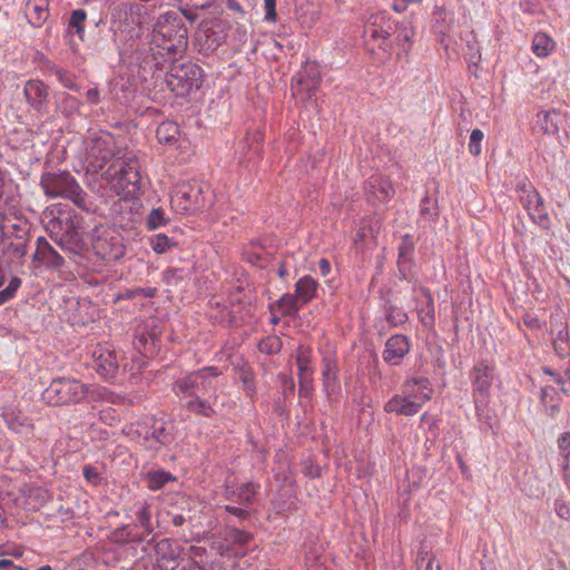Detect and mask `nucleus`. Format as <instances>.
I'll return each instance as SVG.
<instances>
[{
	"label": "nucleus",
	"mask_w": 570,
	"mask_h": 570,
	"mask_svg": "<svg viewBox=\"0 0 570 570\" xmlns=\"http://www.w3.org/2000/svg\"><path fill=\"white\" fill-rule=\"evenodd\" d=\"M153 436L160 444H168V443H170V441L173 439L171 434L163 425L154 428Z\"/></svg>",
	"instance_id": "52"
},
{
	"label": "nucleus",
	"mask_w": 570,
	"mask_h": 570,
	"mask_svg": "<svg viewBox=\"0 0 570 570\" xmlns=\"http://www.w3.org/2000/svg\"><path fill=\"white\" fill-rule=\"evenodd\" d=\"M179 136V127L174 121L161 122L156 130V137L160 144H174Z\"/></svg>",
	"instance_id": "34"
},
{
	"label": "nucleus",
	"mask_w": 570,
	"mask_h": 570,
	"mask_svg": "<svg viewBox=\"0 0 570 570\" xmlns=\"http://www.w3.org/2000/svg\"><path fill=\"white\" fill-rule=\"evenodd\" d=\"M556 48L554 40L544 32H537L533 36L531 50L538 58H546L550 56Z\"/></svg>",
	"instance_id": "31"
},
{
	"label": "nucleus",
	"mask_w": 570,
	"mask_h": 570,
	"mask_svg": "<svg viewBox=\"0 0 570 570\" xmlns=\"http://www.w3.org/2000/svg\"><path fill=\"white\" fill-rule=\"evenodd\" d=\"M494 368L482 361L474 365L471 372L473 396L475 402H483L490 395Z\"/></svg>",
	"instance_id": "14"
},
{
	"label": "nucleus",
	"mask_w": 570,
	"mask_h": 570,
	"mask_svg": "<svg viewBox=\"0 0 570 570\" xmlns=\"http://www.w3.org/2000/svg\"><path fill=\"white\" fill-rule=\"evenodd\" d=\"M412 344L410 337L395 334L392 335L385 343L382 353L383 361L390 365H399L405 355L411 351Z\"/></svg>",
	"instance_id": "15"
},
{
	"label": "nucleus",
	"mask_w": 570,
	"mask_h": 570,
	"mask_svg": "<svg viewBox=\"0 0 570 570\" xmlns=\"http://www.w3.org/2000/svg\"><path fill=\"white\" fill-rule=\"evenodd\" d=\"M83 478L92 485H98L101 482V475L98 470L91 465H85L82 470Z\"/></svg>",
	"instance_id": "50"
},
{
	"label": "nucleus",
	"mask_w": 570,
	"mask_h": 570,
	"mask_svg": "<svg viewBox=\"0 0 570 570\" xmlns=\"http://www.w3.org/2000/svg\"><path fill=\"white\" fill-rule=\"evenodd\" d=\"M150 246L157 254H165L177 246V243L167 235L159 233L150 238Z\"/></svg>",
	"instance_id": "37"
},
{
	"label": "nucleus",
	"mask_w": 570,
	"mask_h": 570,
	"mask_svg": "<svg viewBox=\"0 0 570 570\" xmlns=\"http://www.w3.org/2000/svg\"><path fill=\"white\" fill-rule=\"evenodd\" d=\"M21 281L19 278H12L9 285L0 292V304L6 303L13 297L17 289L20 287Z\"/></svg>",
	"instance_id": "47"
},
{
	"label": "nucleus",
	"mask_w": 570,
	"mask_h": 570,
	"mask_svg": "<svg viewBox=\"0 0 570 570\" xmlns=\"http://www.w3.org/2000/svg\"><path fill=\"white\" fill-rule=\"evenodd\" d=\"M33 267L37 268L46 265L52 268H59L63 264V258L60 254L48 243L45 237L37 239V248L32 256Z\"/></svg>",
	"instance_id": "17"
},
{
	"label": "nucleus",
	"mask_w": 570,
	"mask_h": 570,
	"mask_svg": "<svg viewBox=\"0 0 570 570\" xmlns=\"http://www.w3.org/2000/svg\"><path fill=\"white\" fill-rule=\"evenodd\" d=\"M225 509L227 512L238 517L239 519H244L247 515V511L237 507L226 505Z\"/></svg>",
	"instance_id": "64"
},
{
	"label": "nucleus",
	"mask_w": 570,
	"mask_h": 570,
	"mask_svg": "<svg viewBox=\"0 0 570 570\" xmlns=\"http://www.w3.org/2000/svg\"><path fill=\"white\" fill-rule=\"evenodd\" d=\"M86 100L91 105H98L101 100L100 91L97 88H90L86 91Z\"/></svg>",
	"instance_id": "56"
},
{
	"label": "nucleus",
	"mask_w": 570,
	"mask_h": 570,
	"mask_svg": "<svg viewBox=\"0 0 570 570\" xmlns=\"http://www.w3.org/2000/svg\"><path fill=\"white\" fill-rule=\"evenodd\" d=\"M179 399L184 402V407L194 414L205 417H212L215 414L212 404L199 395L181 396Z\"/></svg>",
	"instance_id": "29"
},
{
	"label": "nucleus",
	"mask_w": 570,
	"mask_h": 570,
	"mask_svg": "<svg viewBox=\"0 0 570 570\" xmlns=\"http://www.w3.org/2000/svg\"><path fill=\"white\" fill-rule=\"evenodd\" d=\"M86 397L91 402L120 404L122 397L105 386L85 384Z\"/></svg>",
	"instance_id": "27"
},
{
	"label": "nucleus",
	"mask_w": 570,
	"mask_h": 570,
	"mask_svg": "<svg viewBox=\"0 0 570 570\" xmlns=\"http://www.w3.org/2000/svg\"><path fill=\"white\" fill-rule=\"evenodd\" d=\"M313 350L308 345H299L296 351V365L298 376H313L314 367L312 365Z\"/></svg>",
	"instance_id": "32"
},
{
	"label": "nucleus",
	"mask_w": 570,
	"mask_h": 570,
	"mask_svg": "<svg viewBox=\"0 0 570 570\" xmlns=\"http://www.w3.org/2000/svg\"><path fill=\"white\" fill-rule=\"evenodd\" d=\"M2 417L7 426L17 434L29 438L33 434L35 426L31 420L21 411L14 409H6Z\"/></svg>",
	"instance_id": "19"
},
{
	"label": "nucleus",
	"mask_w": 570,
	"mask_h": 570,
	"mask_svg": "<svg viewBox=\"0 0 570 570\" xmlns=\"http://www.w3.org/2000/svg\"><path fill=\"white\" fill-rule=\"evenodd\" d=\"M222 374L215 366H205L198 371L187 373L174 382L173 391L178 396H194L206 394L215 390V380Z\"/></svg>",
	"instance_id": "8"
},
{
	"label": "nucleus",
	"mask_w": 570,
	"mask_h": 570,
	"mask_svg": "<svg viewBox=\"0 0 570 570\" xmlns=\"http://www.w3.org/2000/svg\"><path fill=\"white\" fill-rule=\"evenodd\" d=\"M170 206L177 214L186 215L208 206L203 187L196 183H183L175 186L170 194Z\"/></svg>",
	"instance_id": "10"
},
{
	"label": "nucleus",
	"mask_w": 570,
	"mask_h": 570,
	"mask_svg": "<svg viewBox=\"0 0 570 570\" xmlns=\"http://www.w3.org/2000/svg\"><path fill=\"white\" fill-rule=\"evenodd\" d=\"M94 367L102 379H114L118 373L119 358L111 345H98L92 351Z\"/></svg>",
	"instance_id": "13"
},
{
	"label": "nucleus",
	"mask_w": 570,
	"mask_h": 570,
	"mask_svg": "<svg viewBox=\"0 0 570 570\" xmlns=\"http://www.w3.org/2000/svg\"><path fill=\"white\" fill-rule=\"evenodd\" d=\"M264 20L268 22H275L277 19L276 0H264Z\"/></svg>",
	"instance_id": "53"
},
{
	"label": "nucleus",
	"mask_w": 570,
	"mask_h": 570,
	"mask_svg": "<svg viewBox=\"0 0 570 570\" xmlns=\"http://www.w3.org/2000/svg\"><path fill=\"white\" fill-rule=\"evenodd\" d=\"M386 320L393 326L403 325L407 321V314L402 308L391 306L386 311Z\"/></svg>",
	"instance_id": "45"
},
{
	"label": "nucleus",
	"mask_w": 570,
	"mask_h": 570,
	"mask_svg": "<svg viewBox=\"0 0 570 570\" xmlns=\"http://www.w3.org/2000/svg\"><path fill=\"white\" fill-rule=\"evenodd\" d=\"M422 0H394L392 8L395 12L402 13L406 11L410 4L420 3Z\"/></svg>",
	"instance_id": "55"
},
{
	"label": "nucleus",
	"mask_w": 570,
	"mask_h": 570,
	"mask_svg": "<svg viewBox=\"0 0 570 570\" xmlns=\"http://www.w3.org/2000/svg\"><path fill=\"white\" fill-rule=\"evenodd\" d=\"M63 105L70 108L71 110H78L81 106V102L77 98L70 95H66V97L63 98Z\"/></svg>",
	"instance_id": "59"
},
{
	"label": "nucleus",
	"mask_w": 570,
	"mask_h": 570,
	"mask_svg": "<svg viewBox=\"0 0 570 570\" xmlns=\"http://www.w3.org/2000/svg\"><path fill=\"white\" fill-rule=\"evenodd\" d=\"M86 19L87 13L83 9H77L71 12L69 20V29L75 30L80 39L83 38Z\"/></svg>",
	"instance_id": "38"
},
{
	"label": "nucleus",
	"mask_w": 570,
	"mask_h": 570,
	"mask_svg": "<svg viewBox=\"0 0 570 570\" xmlns=\"http://www.w3.org/2000/svg\"><path fill=\"white\" fill-rule=\"evenodd\" d=\"M26 100L36 110H42L48 100V87L38 79L28 80L23 88Z\"/></svg>",
	"instance_id": "21"
},
{
	"label": "nucleus",
	"mask_w": 570,
	"mask_h": 570,
	"mask_svg": "<svg viewBox=\"0 0 570 570\" xmlns=\"http://www.w3.org/2000/svg\"><path fill=\"white\" fill-rule=\"evenodd\" d=\"M134 345L141 354H151L154 352L155 337L146 333H139L134 338Z\"/></svg>",
	"instance_id": "40"
},
{
	"label": "nucleus",
	"mask_w": 570,
	"mask_h": 570,
	"mask_svg": "<svg viewBox=\"0 0 570 570\" xmlns=\"http://www.w3.org/2000/svg\"><path fill=\"white\" fill-rule=\"evenodd\" d=\"M266 249L259 240L249 242L243 249V259L253 266L262 267L266 262Z\"/></svg>",
	"instance_id": "30"
},
{
	"label": "nucleus",
	"mask_w": 570,
	"mask_h": 570,
	"mask_svg": "<svg viewBox=\"0 0 570 570\" xmlns=\"http://www.w3.org/2000/svg\"><path fill=\"white\" fill-rule=\"evenodd\" d=\"M168 223L165 212L161 208H153L147 217V227L150 230H155Z\"/></svg>",
	"instance_id": "41"
},
{
	"label": "nucleus",
	"mask_w": 570,
	"mask_h": 570,
	"mask_svg": "<svg viewBox=\"0 0 570 570\" xmlns=\"http://www.w3.org/2000/svg\"><path fill=\"white\" fill-rule=\"evenodd\" d=\"M303 306L295 294H284L279 299L269 305V309L271 313H279L281 316H292Z\"/></svg>",
	"instance_id": "26"
},
{
	"label": "nucleus",
	"mask_w": 570,
	"mask_h": 570,
	"mask_svg": "<svg viewBox=\"0 0 570 570\" xmlns=\"http://www.w3.org/2000/svg\"><path fill=\"white\" fill-rule=\"evenodd\" d=\"M318 271L322 276H327L331 273V263L327 258H321L318 261Z\"/></svg>",
	"instance_id": "61"
},
{
	"label": "nucleus",
	"mask_w": 570,
	"mask_h": 570,
	"mask_svg": "<svg viewBox=\"0 0 570 570\" xmlns=\"http://www.w3.org/2000/svg\"><path fill=\"white\" fill-rule=\"evenodd\" d=\"M203 69L193 62L173 65L166 73V87L177 97H185L200 88Z\"/></svg>",
	"instance_id": "7"
},
{
	"label": "nucleus",
	"mask_w": 570,
	"mask_h": 570,
	"mask_svg": "<svg viewBox=\"0 0 570 570\" xmlns=\"http://www.w3.org/2000/svg\"><path fill=\"white\" fill-rule=\"evenodd\" d=\"M40 186L49 198H66L77 207L89 210L87 193L69 171L43 173Z\"/></svg>",
	"instance_id": "5"
},
{
	"label": "nucleus",
	"mask_w": 570,
	"mask_h": 570,
	"mask_svg": "<svg viewBox=\"0 0 570 570\" xmlns=\"http://www.w3.org/2000/svg\"><path fill=\"white\" fill-rule=\"evenodd\" d=\"M517 193L520 204L527 210L531 220L542 229H549L551 219L543 197L534 186L528 180L521 181L517 186Z\"/></svg>",
	"instance_id": "11"
},
{
	"label": "nucleus",
	"mask_w": 570,
	"mask_h": 570,
	"mask_svg": "<svg viewBox=\"0 0 570 570\" xmlns=\"http://www.w3.org/2000/svg\"><path fill=\"white\" fill-rule=\"evenodd\" d=\"M181 570H206L198 562L188 559L183 563Z\"/></svg>",
	"instance_id": "63"
},
{
	"label": "nucleus",
	"mask_w": 570,
	"mask_h": 570,
	"mask_svg": "<svg viewBox=\"0 0 570 570\" xmlns=\"http://www.w3.org/2000/svg\"><path fill=\"white\" fill-rule=\"evenodd\" d=\"M109 540L117 544L126 543H140L146 539L140 533V530L136 523L124 524L116 528L109 534Z\"/></svg>",
	"instance_id": "24"
},
{
	"label": "nucleus",
	"mask_w": 570,
	"mask_h": 570,
	"mask_svg": "<svg viewBox=\"0 0 570 570\" xmlns=\"http://www.w3.org/2000/svg\"><path fill=\"white\" fill-rule=\"evenodd\" d=\"M562 470L564 479L570 480V450L563 456Z\"/></svg>",
	"instance_id": "62"
},
{
	"label": "nucleus",
	"mask_w": 570,
	"mask_h": 570,
	"mask_svg": "<svg viewBox=\"0 0 570 570\" xmlns=\"http://www.w3.org/2000/svg\"><path fill=\"white\" fill-rule=\"evenodd\" d=\"M296 92H304L306 98H312L320 88L321 76L316 68L311 67L296 75Z\"/></svg>",
	"instance_id": "22"
},
{
	"label": "nucleus",
	"mask_w": 570,
	"mask_h": 570,
	"mask_svg": "<svg viewBox=\"0 0 570 570\" xmlns=\"http://www.w3.org/2000/svg\"><path fill=\"white\" fill-rule=\"evenodd\" d=\"M556 513L564 520L570 519V508L563 502L556 503Z\"/></svg>",
	"instance_id": "58"
},
{
	"label": "nucleus",
	"mask_w": 570,
	"mask_h": 570,
	"mask_svg": "<svg viewBox=\"0 0 570 570\" xmlns=\"http://www.w3.org/2000/svg\"><path fill=\"white\" fill-rule=\"evenodd\" d=\"M338 365L336 354L332 350L322 352V380L326 393L335 390L337 383Z\"/></svg>",
	"instance_id": "20"
},
{
	"label": "nucleus",
	"mask_w": 570,
	"mask_h": 570,
	"mask_svg": "<svg viewBox=\"0 0 570 570\" xmlns=\"http://www.w3.org/2000/svg\"><path fill=\"white\" fill-rule=\"evenodd\" d=\"M558 448L561 451H566L570 448V433L564 432L558 439Z\"/></svg>",
	"instance_id": "60"
},
{
	"label": "nucleus",
	"mask_w": 570,
	"mask_h": 570,
	"mask_svg": "<svg viewBox=\"0 0 570 570\" xmlns=\"http://www.w3.org/2000/svg\"><path fill=\"white\" fill-rule=\"evenodd\" d=\"M101 180L122 199H136L141 194V165L136 155L128 154L117 158L105 171Z\"/></svg>",
	"instance_id": "1"
},
{
	"label": "nucleus",
	"mask_w": 570,
	"mask_h": 570,
	"mask_svg": "<svg viewBox=\"0 0 570 570\" xmlns=\"http://www.w3.org/2000/svg\"><path fill=\"white\" fill-rule=\"evenodd\" d=\"M366 193L372 202L385 203L393 197L395 190L387 177L373 175L367 181Z\"/></svg>",
	"instance_id": "18"
},
{
	"label": "nucleus",
	"mask_w": 570,
	"mask_h": 570,
	"mask_svg": "<svg viewBox=\"0 0 570 570\" xmlns=\"http://www.w3.org/2000/svg\"><path fill=\"white\" fill-rule=\"evenodd\" d=\"M374 234H375V230L372 226H367V225H363L362 227H360V229L357 230V238L360 240H365L367 237H374Z\"/></svg>",
	"instance_id": "57"
},
{
	"label": "nucleus",
	"mask_w": 570,
	"mask_h": 570,
	"mask_svg": "<svg viewBox=\"0 0 570 570\" xmlns=\"http://www.w3.org/2000/svg\"><path fill=\"white\" fill-rule=\"evenodd\" d=\"M432 392L428 377H409L403 382L401 393L393 395L384 404V411L396 415L413 416L431 400Z\"/></svg>",
	"instance_id": "3"
},
{
	"label": "nucleus",
	"mask_w": 570,
	"mask_h": 570,
	"mask_svg": "<svg viewBox=\"0 0 570 570\" xmlns=\"http://www.w3.org/2000/svg\"><path fill=\"white\" fill-rule=\"evenodd\" d=\"M426 307H428V311H426L425 315L424 316L420 315V318L425 325H433L434 324V306H433V299L431 296H429V302H428Z\"/></svg>",
	"instance_id": "54"
},
{
	"label": "nucleus",
	"mask_w": 570,
	"mask_h": 570,
	"mask_svg": "<svg viewBox=\"0 0 570 570\" xmlns=\"http://www.w3.org/2000/svg\"><path fill=\"white\" fill-rule=\"evenodd\" d=\"M145 480L150 491H158L168 482L175 481L176 478L170 472L164 470H151L146 473Z\"/></svg>",
	"instance_id": "33"
},
{
	"label": "nucleus",
	"mask_w": 570,
	"mask_h": 570,
	"mask_svg": "<svg viewBox=\"0 0 570 570\" xmlns=\"http://www.w3.org/2000/svg\"><path fill=\"white\" fill-rule=\"evenodd\" d=\"M416 567L417 570H442L440 563L435 562V557L428 552L420 553Z\"/></svg>",
	"instance_id": "43"
},
{
	"label": "nucleus",
	"mask_w": 570,
	"mask_h": 570,
	"mask_svg": "<svg viewBox=\"0 0 570 570\" xmlns=\"http://www.w3.org/2000/svg\"><path fill=\"white\" fill-rule=\"evenodd\" d=\"M257 485L254 483H245L243 484L237 492L236 501L240 504H249L253 501L254 495L257 491Z\"/></svg>",
	"instance_id": "42"
},
{
	"label": "nucleus",
	"mask_w": 570,
	"mask_h": 570,
	"mask_svg": "<svg viewBox=\"0 0 570 570\" xmlns=\"http://www.w3.org/2000/svg\"><path fill=\"white\" fill-rule=\"evenodd\" d=\"M281 348V342L276 337H269L265 341H262L259 344V350L264 353L272 354L278 352Z\"/></svg>",
	"instance_id": "51"
},
{
	"label": "nucleus",
	"mask_w": 570,
	"mask_h": 570,
	"mask_svg": "<svg viewBox=\"0 0 570 570\" xmlns=\"http://www.w3.org/2000/svg\"><path fill=\"white\" fill-rule=\"evenodd\" d=\"M522 492L530 498H539L543 494L544 490L537 476L528 475L527 480L523 481Z\"/></svg>",
	"instance_id": "39"
},
{
	"label": "nucleus",
	"mask_w": 570,
	"mask_h": 570,
	"mask_svg": "<svg viewBox=\"0 0 570 570\" xmlns=\"http://www.w3.org/2000/svg\"><path fill=\"white\" fill-rule=\"evenodd\" d=\"M561 115L557 110L540 111L537 115L535 128L543 135L554 136L559 132Z\"/></svg>",
	"instance_id": "25"
},
{
	"label": "nucleus",
	"mask_w": 570,
	"mask_h": 570,
	"mask_svg": "<svg viewBox=\"0 0 570 570\" xmlns=\"http://www.w3.org/2000/svg\"><path fill=\"white\" fill-rule=\"evenodd\" d=\"M24 14L31 26L41 27L49 17V1L27 0Z\"/></svg>",
	"instance_id": "23"
},
{
	"label": "nucleus",
	"mask_w": 570,
	"mask_h": 570,
	"mask_svg": "<svg viewBox=\"0 0 570 570\" xmlns=\"http://www.w3.org/2000/svg\"><path fill=\"white\" fill-rule=\"evenodd\" d=\"M151 45L175 59L187 50L188 36L181 18L173 11L159 16L151 33Z\"/></svg>",
	"instance_id": "2"
},
{
	"label": "nucleus",
	"mask_w": 570,
	"mask_h": 570,
	"mask_svg": "<svg viewBox=\"0 0 570 570\" xmlns=\"http://www.w3.org/2000/svg\"><path fill=\"white\" fill-rule=\"evenodd\" d=\"M317 288L318 284L313 277L303 276L296 282L294 294L303 305H306L316 296Z\"/></svg>",
	"instance_id": "28"
},
{
	"label": "nucleus",
	"mask_w": 570,
	"mask_h": 570,
	"mask_svg": "<svg viewBox=\"0 0 570 570\" xmlns=\"http://www.w3.org/2000/svg\"><path fill=\"white\" fill-rule=\"evenodd\" d=\"M85 397V384L73 377L53 379L42 392V400L52 406L79 403Z\"/></svg>",
	"instance_id": "9"
},
{
	"label": "nucleus",
	"mask_w": 570,
	"mask_h": 570,
	"mask_svg": "<svg viewBox=\"0 0 570 570\" xmlns=\"http://www.w3.org/2000/svg\"><path fill=\"white\" fill-rule=\"evenodd\" d=\"M85 165L87 174H101L120 156L114 135L108 131L91 132L86 139Z\"/></svg>",
	"instance_id": "4"
},
{
	"label": "nucleus",
	"mask_w": 570,
	"mask_h": 570,
	"mask_svg": "<svg viewBox=\"0 0 570 570\" xmlns=\"http://www.w3.org/2000/svg\"><path fill=\"white\" fill-rule=\"evenodd\" d=\"M156 563L161 570H176L180 547L169 539H161L155 547Z\"/></svg>",
	"instance_id": "16"
},
{
	"label": "nucleus",
	"mask_w": 570,
	"mask_h": 570,
	"mask_svg": "<svg viewBox=\"0 0 570 570\" xmlns=\"http://www.w3.org/2000/svg\"><path fill=\"white\" fill-rule=\"evenodd\" d=\"M413 35L414 32L405 27L399 31L395 39L403 50H407L411 47Z\"/></svg>",
	"instance_id": "49"
},
{
	"label": "nucleus",
	"mask_w": 570,
	"mask_h": 570,
	"mask_svg": "<svg viewBox=\"0 0 570 570\" xmlns=\"http://www.w3.org/2000/svg\"><path fill=\"white\" fill-rule=\"evenodd\" d=\"M92 252L105 262H116L125 255V246L115 232L104 230L94 238Z\"/></svg>",
	"instance_id": "12"
},
{
	"label": "nucleus",
	"mask_w": 570,
	"mask_h": 570,
	"mask_svg": "<svg viewBox=\"0 0 570 570\" xmlns=\"http://www.w3.org/2000/svg\"><path fill=\"white\" fill-rule=\"evenodd\" d=\"M137 521L136 523L140 530V533L147 539L154 531L151 523V511L149 504L146 502L141 503L137 511Z\"/></svg>",
	"instance_id": "36"
},
{
	"label": "nucleus",
	"mask_w": 570,
	"mask_h": 570,
	"mask_svg": "<svg viewBox=\"0 0 570 570\" xmlns=\"http://www.w3.org/2000/svg\"><path fill=\"white\" fill-rule=\"evenodd\" d=\"M301 397H309L313 391V376H298Z\"/></svg>",
	"instance_id": "48"
},
{
	"label": "nucleus",
	"mask_w": 570,
	"mask_h": 570,
	"mask_svg": "<svg viewBox=\"0 0 570 570\" xmlns=\"http://www.w3.org/2000/svg\"><path fill=\"white\" fill-rule=\"evenodd\" d=\"M252 538L253 537L249 532L235 528L229 529L225 537L226 541L239 547V551L236 552L238 557H244L247 553V549H245V547L252 541Z\"/></svg>",
	"instance_id": "35"
},
{
	"label": "nucleus",
	"mask_w": 570,
	"mask_h": 570,
	"mask_svg": "<svg viewBox=\"0 0 570 570\" xmlns=\"http://www.w3.org/2000/svg\"><path fill=\"white\" fill-rule=\"evenodd\" d=\"M55 75L57 76L59 82L65 88H68L70 90H79V87L77 86L75 77L70 72H67V71L61 70V69H57Z\"/></svg>",
	"instance_id": "46"
},
{
	"label": "nucleus",
	"mask_w": 570,
	"mask_h": 570,
	"mask_svg": "<svg viewBox=\"0 0 570 570\" xmlns=\"http://www.w3.org/2000/svg\"><path fill=\"white\" fill-rule=\"evenodd\" d=\"M483 138H484V134L481 129L475 128L471 131L468 148H469V153L472 156H479L481 154V150H482L481 144H482Z\"/></svg>",
	"instance_id": "44"
},
{
	"label": "nucleus",
	"mask_w": 570,
	"mask_h": 570,
	"mask_svg": "<svg viewBox=\"0 0 570 570\" xmlns=\"http://www.w3.org/2000/svg\"><path fill=\"white\" fill-rule=\"evenodd\" d=\"M396 31V22L386 13L377 12L370 16L364 24L365 45L372 55L376 49L381 51V59H389L392 56V35Z\"/></svg>",
	"instance_id": "6"
}]
</instances>
